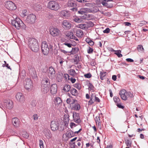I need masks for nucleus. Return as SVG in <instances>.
<instances>
[{"label":"nucleus","instance_id":"obj_32","mask_svg":"<svg viewBox=\"0 0 148 148\" xmlns=\"http://www.w3.org/2000/svg\"><path fill=\"white\" fill-rule=\"evenodd\" d=\"M42 84L47 85V86H50V83L49 79H48L43 80L42 82Z\"/></svg>","mask_w":148,"mask_h":148},{"label":"nucleus","instance_id":"obj_23","mask_svg":"<svg viewBox=\"0 0 148 148\" xmlns=\"http://www.w3.org/2000/svg\"><path fill=\"white\" fill-rule=\"evenodd\" d=\"M67 5L69 7H74L76 5V2L73 0H71L68 1L67 3Z\"/></svg>","mask_w":148,"mask_h":148},{"label":"nucleus","instance_id":"obj_5","mask_svg":"<svg viewBox=\"0 0 148 148\" xmlns=\"http://www.w3.org/2000/svg\"><path fill=\"white\" fill-rule=\"evenodd\" d=\"M47 73L48 76L51 79L54 78L55 77L56 72L54 68L52 66L47 69Z\"/></svg>","mask_w":148,"mask_h":148},{"label":"nucleus","instance_id":"obj_61","mask_svg":"<svg viewBox=\"0 0 148 148\" xmlns=\"http://www.w3.org/2000/svg\"><path fill=\"white\" fill-rule=\"evenodd\" d=\"M116 105L117 107L119 108L123 109L124 108V106L121 105L120 103H118L116 104Z\"/></svg>","mask_w":148,"mask_h":148},{"label":"nucleus","instance_id":"obj_19","mask_svg":"<svg viewBox=\"0 0 148 148\" xmlns=\"http://www.w3.org/2000/svg\"><path fill=\"white\" fill-rule=\"evenodd\" d=\"M63 27L65 29H69L71 27V23L68 21L64 20L62 23Z\"/></svg>","mask_w":148,"mask_h":148},{"label":"nucleus","instance_id":"obj_14","mask_svg":"<svg viewBox=\"0 0 148 148\" xmlns=\"http://www.w3.org/2000/svg\"><path fill=\"white\" fill-rule=\"evenodd\" d=\"M71 10L75 11H77L79 14H84L86 13L88 11V9L85 8H82L80 10H78L77 8H73L71 9Z\"/></svg>","mask_w":148,"mask_h":148},{"label":"nucleus","instance_id":"obj_63","mask_svg":"<svg viewBox=\"0 0 148 148\" xmlns=\"http://www.w3.org/2000/svg\"><path fill=\"white\" fill-rule=\"evenodd\" d=\"M88 23H89V27H92L93 26L94 24L91 21H89Z\"/></svg>","mask_w":148,"mask_h":148},{"label":"nucleus","instance_id":"obj_17","mask_svg":"<svg viewBox=\"0 0 148 148\" xmlns=\"http://www.w3.org/2000/svg\"><path fill=\"white\" fill-rule=\"evenodd\" d=\"M13 102L12 101L7 100L4 103V105L7 109H10L12 108L13 106Z\"/></svg>","mask_w":148,"mask_h":148},{"label":"nucleus","instance_id":"obj_6","mask_svg":"<svg viewBox=\"0 0 148 148\" xmlns=\"http://www.w3.org/2000/svg\"><path fill=\"white\" fill-rule=\"evenodd\" d=\"M24 87L25 89L28 91H30L32 89L33 87L32 82L29 78L26 79L25 82L24 83Z\"/></svg>","mask_w":148,"mask_h":148},{"label":"nucleus","instance_id":"obj_9","mask_svg":"<svg viewBox=\"0 0 148 148\" xmlns=\"http://www.w3.org/2000/svg\"><path fill=\"white\" fill-rule=\"evenodd\" d=\"M36 19V16L35 15L30 14L27 17L25 21L28 23H33L35 22Z\"/></svg>","mask_w":148,"mask_h":148},{"label":"nucleus","instance_id":"obj_43","mask_svg":"<svg viewBox=\"0 0 148 148\" xmlns=\"http://www.w3.org/2000/svg\"><path fill=\"white\" fill-rule=\"evenodd\" d=\"M95 120L97 124L98 123L99 125L100 124H101L99 116H96L95 118Z\"/></svg>","mask_w":148,"mask_h":148},{"label":"nucleus","instance_id":"obj_26","mask_svg":"<svg viewBox=\"0 0 148 148\" xmlns=\"http://www.w3.org/2000/svg\"><path fill=\"white\" fill-rule=\"evenodd\" d=\"M70 92L74 96H76L78 94V92L77 91L75 88H73L70 90Z\"/></svg>","mask_w":148,"mask_h":148},{"label":"nucleus","instance_id":"obj_24","mask_svg":"<svg viewBox=\"0 0 148 148\" xmlns=\"http://www.w3.org/2000/svg\"><path fill=\"white\" fill-rule=\"evenodd\" d=\"M78 27L79 28L82 29H84L86 28L89 27V23L86 24H80L78 25Z\"/></svg>","mask_w":148,"mask_h":148},{"label":"nucleus","instance_id":"obj_11","mask_svg":"<svg viewBox=\"0 0 148 148\" xmlns=\"http://www.w3.org/2000/svg\"><path fill=\"white\" fill-rule=\"evenodd\" d=\"M73 121L77 124L80 123L81 121L79 114L75 112L73 113Z\"/></svg>","mask_w":148,"mask_h":148},{"label":"nucleus","instance_id":"obj_59","mask_svg":"<svg viewBox=\"0 0 148 148\" xmlns=\"http://www.w3.org/2000/svg\"><path fill=\"white\" fill-rule=\"evenodd\" d=\"M110 31V29L108 28H107L106 29L103 31L104 33H108Z\"/></svg>","mask_w":148,"mask_h":148},{"label":"nucleus","instance_id":"obj_22","mask_svg":"<svg viewBox=\"0 0 148 148\" xmlns=\"http://www.w3.org/2000/svg\"><path fill=\"white\" fill-rule=\"evenodd\" d=\"M29 74L35 78L36 77V73L34 68L32 67L29 70Z\"/></svg>","mask_w":148,"mask_h":148},{"label":"nucleus","instance_id":"obj_54","mask_svg":"<svg viewBox=\"0 0 148 148\" xmlns=\"http://www.w3.org/2000/svg\"><path fill=\"white\" fill-rule=\"evenodd\" d=\"M94 98H95L94 101H95L97 102H100V99L96 95H94Z\"/></svg>","mask_w":148,"mask_h":148},{"label":"nucleus","instance_id":"obj_25","mask_svg":"<svg viewBox=\"0 0 148 148\" xmlns=\"http://www.w3.org/2000/svg\"><path fill=\"white\" fill-rule=\"evenodd\" d=\"M76 36L79 37H82L83 35V32L80 29H78L76 31Z\"/></svg>","mask_w":148,"mask_h":148},{"label":"nucleus","instance_id":"obj_10","mask_svg":"<svg viewBox=\"0 0 148 148\" xmlns=\"http://www.w3.org/2000/svg\"><path fill=\"white\" fill-rule=\"evenodd\" d=\"M59 124L58 122L55 120L52 121L50 124V127L53 131L57 130L59 128Z\"/></svg>","mask_w":148,"mask_h":148},{"label":"nucleus","instance_id":"obj_28","mask_svg":"<svg viewBox=\"0 0 148 148\" xmlns=\"http://www.w3.org/2000/svg\"><path fill=\"white\" fill-rule=\"evenodd\" d=\"M70 88L71 87L69 85L66 84L64 86L63 90L65 92H68L70 90Z\"/></svg>","mask_w":148,"mask_h":148},{"label":"nucleus","instance_id":"obj_35","mask_svg":"<svg viewBox=\"0 0 148 148\" xmlns=\"http://www.w3.org/2000/svg\"><path fill=\"white\" fill-rule=\"evenodd\" d=\"M69 116L68 115H64V121L66 123H67L69 121Z\"/></svg>","mask_w":148,"mask_h":148},{"label":"nucleus","instance_id":"obj_18","mask_svg":"<svg viewBox=\"0 0 148 148\" xmlns=\"http://www.w3.org/2000/svg\"><path fill=\"white\" fill-rule=\"evenodd\" d=\"M12 122L15 127L17 128L19 126L20 121L17 118H13L12 119Z\"/></svg>","mask_w":148,"mask_h":148},{"label":"nucleus","instance_id":"obj_44","mask_svg":"<svg viewBox=\"0 0 148 148\" xmlns=\"http://www.w3.org/2000/svg\"><path fill=\"white\" fill-rule=\"evenodd\" d=\"M63 45H65L67 46L69 48H71L73 46L72 44L71 43H69L67 42H65V43L63 44Z\"/></svg>","mask_w":148,"mask_h":148},{"label":"nucleus","instance_id":"obj_47","mask_svg":"<svg viewBox=\"0 0 148 148\" xmlns=\"http://www.w3.org/2000/svg\"><path fill=\"white\" fill-rule=\"evenodd\" d=\"M71 39H73L75 40L76 41L79 42V40L74 35L72 34V35L71 36V37L70 38Z\"/></svg>","mask_w":148,"mask_h":148},{"label":"nucleus","instance_id":"obj_27","mask_svg":"<svg viewBox=\"0 0 148 148\" xmlns=\"http://www.w3.org/2000/svg\"><path fill=\"white\" fill-rule=\"evenodd\" d=\"M60 14L61 16H63L65 18L68 17L69 16L68 12L65 10L62 11L60 12Z\"/></svg>","mask_w":148,"mask_h":148},{"label":"nucleus","instance_id":"obj_3","mask_svg":"<svg viewBox=\"0 0 148 148\" xmlns=\"http://www.w3.org/2000/svg\"><path fill=\"white\" fill-rule=\"evenodd\" d=\"M47 7L51 10L56 11L60 8V6L58 2L55 1L49 2L47 5Z\"/></svg>","mask_w":148,"mask_h":148},{"label":"nucleus","instance_id":"obj_50","mask_svg":"<svg viewBox=\"0 0 148 148\" xmlns=\"http://www.w3.org/2000/svg\"><path fill=\"white\" fill-rule=\"evenodd\" d=\"M88 88L90 90H93L94 87L92 85V84L90 83H89L88 85Z\"/></svg>","mask_w":148,"mask_h":148},{"label":"nucleus","instance_id":"obj_29","mask_svg":"<svg viewBox=\"0 0 148 148\" xmlns=\"http://www.w3.org/2000/svg\"><path fill=\"white\" fill-rule=\"evenodd\" d=\"M79 50V49L77 47L72 48L71 50L69 51V53L72 54L76 53Z\"/></svg>","mask_w":148,"mask_h":148},{"label":"nucleus","instance_id":"obj_8","mask_svg":"<svg viewBox=\"0 0 148 148\" xmlns=\"http://www.w3.org/2000/svg\"><path fill=\"white\" fill-rule=\"evenodd\" d=\"M5 6L6 8L10 10H15L16 9V7L14 3L10 1H6Z\"/></svg>","mask_w":148,"mask_h":148},{"label":"nucleus","instance_id":"obj_34","mask_svg":"<svg viewBox=\"0 0 148 148\" xmlns=\"http://www.w3.org/2000/svg\"><path fill=\"white\" fill-rule=\"evenodd\" d=\"M73 33L69 31H67L64 33V34L66 36V37L69 38H70L71 36L72 35Z\"/></svg>","mask_w":148,"mask_h":148},{"label":"nucleus","instance_id":"obj_58","mask_svg":"<svg viewBox=\"0 0 148 148\" xmlns=\"http://www.w3.org/2000/svg\"><path fill=\"white\" fill-rule=\"evenodd\" d=\"M38 116L36 114H34L33 116V118L34 120H36L38 119Z\"/></svg>","mask_w":148,"mask_h":148},{"label":"nucleus","instance_id":"obj_60","mask_svg":"<svg viewBox=\"0 0 148 148\" xmlns=\"http://www.w3.org/2000/svg\"><path fill=\"white\" fill-rule=\"evenodd\" d=\"M76 125L73 122H71L70 123V127L71 128H73V127H75L76 125Z\"/></svg>","mask_w":148,"mask_h":148},{"label":"nucleus","instance_id":"obj_7","mask_svg":"<svg viewBox=\"0 0 148 148\" xmlns=\"http://www.w3.org/2000/svg\"><path fill=\"white\" fill-rule=\"evenodd\" d=\"M50 33L53 37L58 36L60 35V32L57 28L52 27L49 30Z\"/></svg>","mask_w":148,"mask_h":148},{"label":"nucleus","instance_id":"obj_15","mask_svg":"<svg viewBox=\"0 0 148 148\" xmlns=\"http://www.w3.org/2000/svg\"><path fill=\"white\" fill-rule=\"evenodd\" d=\"M119 94L123 100H126L127 99V92H126L125 90L124 89L121 90L120 91Z\"/></svg>","mask_w":148,"mask_h":148},{"label":"nucleus","instance_id":"obj_55","mask_svg":"<svg viewBox=\"0 0 148 148\" xmlns=\"http://www.w3.org/2000/svg\"><path fill=\"white\" fill-rule=\"evenodd\" d=\"M84 77L87 78H89L92 76V75L90 73H88L84 75Z\"/></svg>","mask_w":148,"mask_h":148},{"label":"nucleus","instance_id":"obj_53","mask_svg":"<svg viewBox=\"0 0 148 148\" xmlns=\"http://www.w3.org/2000/svg\"><path fill=\"white\" fill-rule=\"evenodd\" d=\"M93 49L92 48L89 47V48L87 50V52L88 53L91 54L92 53Z\"/></svg>","mask_w":148,"mask_h":148},{"label":"nucleus","instance_id":"obj_1","mask_svg":"<svg viewBox=\"0 0 148 148\" xmlns=\"http://www.w3.org/2000/svg\"><path fill=\"white\" fill-rule=\"evenodd\" d=\"M11 23L12 24L18 29H25L26 28L25 25L23 23L22 21L19 18L16 17L15 19L14 18L11 20Z\"/></svg>","mask_w":148,"mask_h":148},{"label":"nucleus","instance_id":"obj_37","mask_svg":"<svg viewBox=\"0 0 148 148\" xmlns=\"http://www.w3.org/2000/svg\"><path fill=\"white\" fill-rule=\"evenodd\" d=\"M114 51L116 52L115 54L117 55L119 58H121L122 56V55L121 54V51L120 50H118L116 51L114 50Z\"/></svg>","mask_w":148,"mask_h":148},{"label":"nucleus","instance_id":"obj_49","mask_svg":"<svg viewBox=\"0 0 148 148\" xmlns=\"http://www.w3.org/2000/svg\"><path fill=\"white\" fill-rule=\"evenodd\" d=\"M147 23V22L145 21H143L139 23L138 25L140 26H142L143 25H145Z\"/></svg>","mask_w":148,"mask_h":148},{"label":"nucleus","instance_id":"obj_40","mask_svg":"<svg viewBox=\"0 0 148 148\" xmlns=\"http://www.w3.org/2000/svg\"><path fill=\"white\" fill-rule=\"evenodd\" d=\"M58 61L61 66H62V65L63 63L65 62V60L64 58L61 57H60L58 59Z\"/></svg>","mask_w":148,"mask_h":148},{"label":"nucleus","instance_id":"obj_31","mask_svg":"<svg viewBox=\"0 0 148 148\" xmlns=\"http://www.w3.org/2000/svg\"><path fill=\"white\" fill-rule=\"evenodd\" d=\"M54 102L56 104H59L61 103L62 100L59 97H57L55 100Z\"/></svg>","mask_w":148,"mask_h":148},{"label":"nucleus","instance_id":"obj_38","mask_svg":"<svg viewBox=\"0 0 148 148\" xmlns=\"http://www.w3.org/2000/svg\"><path fill=\"white\" fill-rule=\"evenodd\" d=\"M74 87L77 88L79 90L81 89V86L79 83H77L73 85Z\"/></svg>","mask_w":148,"mask_h":148},{"label":"nucleus","instance_id":"obj_41","mask_svg":"<svg viewBox=\"0 0 148 148\" xmlns=\"http://www.w3.org/2000/svg\"><path fill=\"white\" fill-rule=\"evenodd\" d=\"M113 99L114 102L116 103V104L119 103L120 102V100L119 98L117 97H114L113 98Z\"/></svg>","mask_w":148,"mask_h":148},{"label":"nucleus","instance_id":"obj_52","mask_svg":"<svg viewBox=\"0 0 148 148\" xmlns=\"http://www.w3.org/2000/svg\"><path fill=\"white\" fill-rule=\"evenodd\" d=\"M74 21L76 22L79 23L81 22L82 19L81 18H75L74 19Z\"/></svg>","mask_w":148,"mask_h":148},{"label":"nucleus","instance_id":"obj_46","mask_svg":"<svg viewBox=\"0 0 148 148\" xmlns=\"http://www.w3.org/2000/svg\"><path fill=\"white\" fill-rule=\"evenodd\" d=\"M39 145L40 148H44V146L43 145V142L42 140H39Z\"/></svg>","mask_w":148,"mask_h":148},{"label":"nucleus","instance_id":"obj_21","mask_svg":"<svg viewBox=\"0 0 148 148\" xmlns=\"http://www.w3.org/2000/svg\"><path fill=\"white\" fill-rule=\"evenodd\" d=\"M80 105L78 103L71 105V109L73 110L78 111L80 110Z\"/></svg>","mask_w":148,"mask_h":148},{"label":"nucleus","instance_id":"obj_12","mask_svg":"<svg viewBox=\"0 0 148 148\" xmlns=\"http://www.w3.org/2000/svg\"><path fill=\"white\" fill-rule=\"evenodd\" d=\"M112 0H100V1L102 5L107 8H111L113 7V4L110 3Z\"/></svg>","mask_w":148,"mask_h":148},{"label":"nucleus","instance_id":"obj_64","mask_svg":"<svg viewBox=\"0 0 148 148\" xmlns=\"http://www.w3.org/2000/svg\"><path fill=\"white\" fill-rule=\"evenodd\" d=\"M72 105L75 104L76 103H78L76 99H73V100L72 101Z\"/></svg>","mask_w":148,"mask_h":148},{"label":"nucleus","instance_id":"obj_56","mask_svg":"<svg viewBox=\"0 0 148 148\" xmlns=\"http://www.w3.org/2000/svg\"><path fill=\"white\" fill-rule=\"evenodd\" d=\"M68 79L71 81L72 83H74L76 81V79L73 77L69 78Z\"/></svg>","mask_w":148,"mask_h":148},{"label":"nucleus","instance_id":"obj_30","mask_svg":"<svg viewBox=\"0 0 148 148\" xmlns=\"http://www.w3.org/2000/svg\"><path fill=\"white\" fill-rule=\"evenodd\" d=\"M94 98V95L92 94L90 95V99L88 101V104L90 105H92L94 102V100L93 99Z\"/></svg>","mask_w":148,"mask_h":148},{"label":"nucleus","instance_id":"obj_42","mask_svg":"<svg viewBox=\"0 0 148 148\" xmlns=\"http://www.w3.org/2000/svg\"><path fill=\"white\" fill-rule=\"evenodd\" d=\"M132 141L129 140H127L125 142L126 146L128 147H131Z\"/></svg>","mask_w":148,"mask_h":148},{"label":"nucleus","instance_id":"obj_45","mask_svg":"<svg viewBox=\"0 0 148 148\" xmlns=\"http://www.w3.org/2000/svg\"><path fill=\"white\" fill-rule=\"evenodd\" d=\"M69 73L71 75L73 76L75 74V72L74 70L71 69L69 71Z\"/></svg>","mask_w":148,"mask_h":148},{"label":"nucleus","instance_id":"obj_20","mask_svg":"<svg viewBox=\"0 0 148 148\" xmlns=\"http://www.w3.org/2000/svg\"><path fill=\"white\" fill-rule=\"evenodd\" d=\"M57 91V85L56 84H53L51 85L50 88V92L52 94L54 95L56 94Z\"/></svg>","mask_w":148,"mask_h":148},{"label":"nucleus","instance_id":"obj_62","mask_svg":"<svg viewBox=\"0 0 148 148\" xmlns=\"http://www.w3.org/2000/svg\"><path fill=\"white\" fill-rule=\"evenodd\" d=\"M73 132L72 131H71V132H69L68 134V136L70 137H72L73 136L72 135L73 134Z\"/></svg>","mask_w":148,"mask_h":148},{"label":"nucleus","instance_id":"obj_57","mask_svg":"<svg viewBox=\"0 0 148 148\" xmlns=\"http://www.w3.org/2000/svg\"><path fill=\"white\" fill-rule=\"evenodd\" d=\"M127 96H129L130 98H132L134 97L133 94L130 92H127Z\"/></svg>","mask_w":148,"mask_h":148},{"label":"nucleus","instance_id":"obj_2","mask_svg":"<svg viewBox=\"0 0 148 148\" xmlns=\"http://www.w3.org/2000/svg\"><path fill=\"white\" fill-rule=\"evenodd\" d=\"M28 45L31 50L33 51L37 52L39 49V47L37 40L34 38H31L29 40Z\"/></svg>","mask_w":148,"mask_h":148},{"label":"nucleus","instance_id":"obj_51","mask_svg":"<svg viewBox=\"0 0 148 148\" xmlns=\"http://www.w3.org/2000/svg\"><path fill=\"white\" fill-rule=\"evenodd\" d=\"M60 52L63 53L65 54H66L68 53H70L69 51H66L62 49H60Z\"/></svg>","mask_w":148,"mask_h":148},{"label":"nucleus","instance_id":"obj_36","mask_svg":"<svg viewBox=\"0 0 148 148\" xmlns=\"http://www.w3.org/2000/svg\"><path fill=\"white\" fill-rule=\"evenodd\" d=\"M106 72H101L100 73V79L103 80L104 79V77L106 75Z\"/></svg>","mask_w":148,"mask_h":148},{"label":"nucleus","instance_id":"obj_33","mask_svg":"<svg viewBox=\"0 0 148 148\" xmlns=\"http://www.w3.org/2000/svg\"><path fill=\"white\" fill-rule=\"evenodd\" d=\"M63 77V74L61 73L58 74L57 76V79L58 82L62 80Z\"/></svg>","mask_w":148,"mask_h":148},{"label":"nucleus","instance_id":"obj_4","mask_svg":"<svg viewBox=\"0 0 148 148\" xmlns=\"http://www.w3.org/2000/svg\"><path fill=\"white\" fill-rule=\"evenodd\" d=\"M42 51L45 55H47L49 51V48L47 43L46 41L42 42L41 45Z\"/></svg>","mask_w":148,"mask_h":148},{"label":"nucleus","instance_id":"obj_16","mask_svg":"<svg viewBox=\"0 0 148 148\" xmlns=\"http://www.w3.org/2000/svg\"><path fill=\"white\" fill-rule=\"evenodd\" d=\"M50 86L45 84H41V91L43 94H46L49 91Z\"/></svg>","mask_w":148,"mask_h":148},{"label":"nucleus","instance_id":"obj_39","mask_svg":"<svg viewBox=\"0 0 148 148\" xmlns=\"http://www.w3.org/2000/svg\"><path fill=\"white\" fill-rule=\"evenodd\" d=\"M138 51L140 52H144V48L143 46L141 45H138L137 47Z\"/></svg>","mask_w":148,"mask_h":148},{"label":"nucleus","instance_id":"obj_48","mask_svg":"<svg viewBox=\"0 0 148 148\" xmlns=\"http://www.w3.org/2000/svg\"><path fill=\"white\" fill-rule=\"evenodd\" d=\"M27 12L26 10H24L21 13V16L24 17L26 16V13Z\"/></svg>","mask_w":148,"mask_h":148},{"label":"nucleus","instance_id":"obj_13","mask_svg":"<svg viewBox=\"0 0 148 148\" xmlns=\"http://www.w3.org/2000/svg\"><path fill=\"white\" fill-rule=\"evenodd\" d=\"M17 100L21 103H23L25 101V98L23 94L19 92L17 93L16 96Z\"/></svg>","mask_w":148,"mask_h":148}]
</instances>
